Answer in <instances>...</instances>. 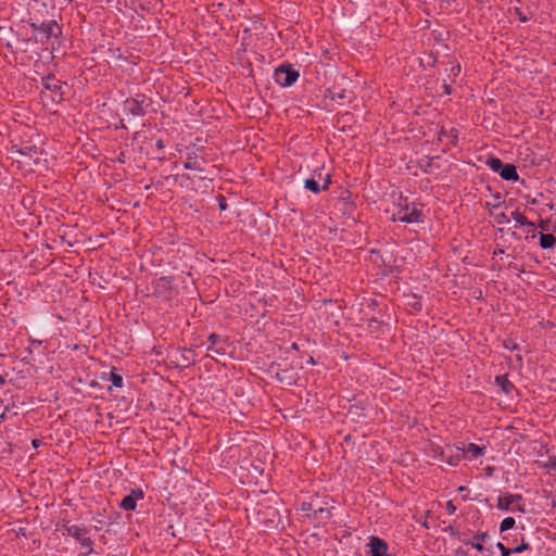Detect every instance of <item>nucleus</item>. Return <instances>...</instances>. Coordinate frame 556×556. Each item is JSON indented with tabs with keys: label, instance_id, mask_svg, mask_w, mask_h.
<instances>
[{
	"label": "nucleus",
	"instance_id": "obj_1",
	"mask_svg": "<svg viewBox=\"0 0 556 556\" xmlns=\"http://www.w3.org/2000/svg\"><path fill=\"white\" fill-rule=\"evenodd\" d=\"M62 534L73 538L85 552L79 556H88L94 553L93 540L90 538V530L84 525H71L68 520H62Z\"/></svg>",
	"mask_w": 556,
	"mask_h": 556
},
{
	"label": "nucleus",
	"instance_id": "obj_2",
	"mask_svg": "<svg viewBox=\"0 0 556 556\" xmlns=\"http://www.w3.org/2000/svg\"><path fill=\"white\" fill-rule=\"evenodd\" d=\"M424 212L421 205L415 202H409L407 198L400 197L396 204V211L392 214L393 222H401L406 224L422 223Z\"/></svg>",
	"mask_w": 556,
	"mask_h": 556
},
{
	"label": "nucleus",
	"instance_id": "obj_3",
	"mask_svg": "<svg viewBox=\"0 0 556 556\" xmlns=\"http://www.w3.org/2000/svg\"><path fill=\"white\" fill-rule=\"evenodd\" d=\"M152 104V100L144 94L137 93L134 98H128L124 102V112L127 115L144 116L147 109Z\"/></svg>",
	"mask_w": 556,
	"mask_h": 556
},
{
	"label": "nucleus",
	"instance_id": "obj_4",
	"mask_svg": "<svg viewBox=\"0 0 556 556\" xmlns=\"http://www.w3.org/2000/svg\"><path fill=\"white\" fill-rule=\"evenodd\" d=\"M300 74L289 63L279 65L274 73L275 81L282 87L292 86L299 78Z\"/></svg>",
	"mask_w": 556,
	"mask_h": 556
},
{
	"label": "nucleus",
	"instance_id": "obj_5",
	"mask_svg": "<svg viewBox=\"0 0 556 556\" xmlns=\"http://www.w3.org/2000/svg\"><path fill=\"white\" fill-rule=\"evenodd\" d=\"M29 26L41 35L39 39L41 42L50 38H58L62 34L61 26L54 20L43 21L40 24L33 22Z\"/></svg>",
	"mask_w": 556,
	"mask_h": 556
},
{
	"label": "nucleus",
	"instance_id": "obj_6",
	"mask_svg": "<svg viewBox=\"0 0 556 556\" xmlns=\"http://www.w3.org/2000/svg\"><path fill=\"white\" fill-rule=\"evenodd\" d=\"M42 86L46 90L51 91V100L54 103H60L64 99V92L62 91L63 86H66V83L55 78L54 75H48L42 77L41 79Z\"/></svg>",
	"mask_w": 556,
	"mask_h": 556
},
{
	"label": "nucleus",
	"instance_id": "obj_7",
	"mask_svg": "<svg viewBox=\"0 0 556 556\" xmlns=\"http://www.w3.org/2000/svg\"><path fill=\"white\" fill-rule=\"evenodd\" d=\"M210 345L207 346V356L216 359L215 355L210 354L211 350H215L216 355H225L226 350L228 348V339L226 337H222L217 333H211L208 336Z\"/></svg>",
	"mask_w": 556,
	"mask_h": 556
},
{
	"label": "nucleus",
	"instance_id": "obj_8",
	"mask_svg": "<svg viewBox=\"0 0 556 556\" xmlns=\"http://www.w3.org/2000/svg\"><path fill=\"white\" fill-rule=\"evenodd\" d=\"M205 159L198 153V150L187 151L184 168L190 170L204 172Z\"/></svg>",
	"mask_w": 556,
	"mask_h": 556
},
{
	"label": "nucleus",
	"instance_id": "obj_9",
	"mask_svg": "<svg viewBox=\"0 0 556 556\" xmlns=\"http://www.w3.org/2000/svg\"><path fill=\"white\" fill-rule=\"evenodd\" d=\"M369 556H389L388 554V543L378 536H370L369 538Z\"/></svg>",
	"mask_w": 556,
	"mask_h": 556
},
{
	"label": "nucleus",
	"instance_id": "obj_10",
	"mask_svg": "<svg viewBox=\"0 0 556 556\" xmlns=\"http://www.w3.org/2000/svg\"><path fill=\"white\" fill-rule=\"evenodd\" d=\"M143 496L144 493L141 489H132L131 492L121 501L119 508L124 510H135L137 501L142 500Z\"/></svg>",
	"mask_w": 556,
	"mask_h": 556
},
{
	"label": "nucleus",
	"instance_id": "obj_11",
	"mask_svg": "<svg viewBox=\"0 0 556 556\" xmlns=\"http://www.w3.org/2000/svg\"><path fill=\"white\" fill-rule=\"evenodd\" d=\"M463 458L464 452H462L459 447L453 448L452 446H446L441 451V459L451 466H457Z\"/></svg>",
	"mask_w": 556,
	"mask_h": 556
},
{
	"label": "nucleus",
	"instance_id": "obj_12",
	"mask_svg": "<svg viewBox=\"0 0 556 556\" xmlns=\"http://www.w3.org/2000/svg\"><path fill=\"white\" fill-rule=\"evenodd\" d=\"M451 530H453L452 527H450ZM454 535H457L458 539L465 544L472 546L478 552H484L485 547L481 544L485 540L490 539V534L488 532H478L473 535V541L467 540V539H460L459 533H455L452 531Z\"/></svg>",
	"mask_w": 556,
	"mask_h": 556
},
{
	"label": "nucleus",
	"instance_id": "obj_13",
	"mask_svg": "<svg viewBox=\"0 0 556 556\" xmlns=\"http://www.w3.org/2000/svg\"><path fill=\"white\" fill-rule=\"evenodd\" d=\"M275 377L279 382L287 383L288 386H292L295 382V375L291 368L277 370Z\"/></svg>",
	"mask_w": 556,
	"mask_h": 556
},
{
	"label": "nucleus",
	"instance_id": "obj_14",
	"mask_svg": "<svg viewBox=\"0 0 556 556\" xmlns=\"http://www.w3.org/2000/svg\"><path fill=\"white\" fill-rule=\"evenodd\" d=\"M495 384L501 388L505 394H510L515 389L514 384L508 379L507 375H500L495 377Z\"/></svg>",
	"mask_w": 556,
	"mask_h": 556
},
{
	"label": "nucleus",
	"instance_id": "obj_15",
	"mask_svg": "<svg viewBox=\"0 0 556 556\" xmlns=\"http://www.w3.org/2000/svg\"><path fill=\"white\" fill-rule=\"evenodd\" d=\"M464 452V456L470 454L472 458H478L484 454L485 447L479 446L476 443H469L467 446L460 448Z\"/></svg>",
	"mask_w": 556,
	"mask_h": 556
},
{
	"label": "nucleus",
	"instance_id": "obj_16",
	"mask_svg": "<svg viewBox=\"0 0 556 556\" xmlns=\"http://www.w3.org/2000/svg\"><path fill=\"white\" fill-rule=\"evenodd\" d=\"M501 178L508 181H517L519 176L516 166L514 164L507 163Z\"/></svg>",
	"mask_w": 556,
	"mask_h": 556
},
{
	"label": "nucleus",
	"instance_id": "obj_17",
	"mask_svg": "<svg viewBox=\"0 0 556 556\" xmlns=\"http://www.w3.org/2000/svg\"><path fill=\"white\" fill-rule=\"evenodd\" d=\"M485 164L500 176L503 175V170L505 169V165L502 160L495 156H491L486 160Z\"/></svg>",
	"mask_w": 556,
	"mask_h": 556
},
{
	"label": "nucleus",
	"instance_id": "obj_18",
	"mask_svg": "<svg viewBox=\"0 0 556 556\" xmlns=\"http://www.w3.org/2000/svg\"><path fill=\"white\" fill-rule=\"evenodd\" d=\"M485 164L500 176L503 175V170L505 169V165L502 160L495 156H491L486 160Z\"/></svg>",
	"mask_w": 556,
	"mask_h": 556
},
{
	"label": "nucleus",
	"instance_id": "obj_19",
	"mask_svg": "<svg viewBox=\"0 0 556 556\" xmlns=\"http://www.w3.org/2000/svg\"><path fill=\"white\" fill-rule=\"evenodd\" d=\"M485 164L500 176L503 175V170L505 169V165L502 160L495 156H491L486 160Z\"/></svg>",
	"mask_w": 556,
	"mask_h": 556
},
{
	"label": "nucleus",
	"instance_id": "obj_20",
	"mask_svg": "<svg viewBox=\"0 0 556 556\" xmlns=\"http://www.w3.org/2000/svg\"><path fill=\"white\" fill-rule=\"evenodd\" d=\"M556 243V237L552 233H540V247L543 250L552 249Z\"/></svg>",
	"mask_w": 556,
	"mask_h": 556
},
{
	"label": "nucleus",
	"instance_id": "obj_21",
	"mask_svg": "<svg viewBox=\"0 0 556 556\" xmlns=\"http://www.w3.org/2000/svg\"><path fill=\"white\" fill-rule=\"evenodd\" d=\"M511 217L518 223L520 226L535 229L536 225L533 222L528 220V218L519 213L517 210L511 213Z\"/></svg>",
	"mask_w": 556,
	"mask_h": 556
},
{
	"label": "nucleus",
	"instance_id": "obj_22",
	"mask_svg": "<svg viewBox=\"0 0 556 556\" xmlns=\"http://www.w3.org/2000/svg\"><path fill=\"white\" fill-rule=\"evenodd\" d=\"M350 93L346 92V90L342 89L338 92H336L334 90H328V96L331 100H334V101H339L340 103H342L344 100H348L349 102H351L352 100V97L350 96Z\"/></svg>",
	"mask_w": 556,
	"mask_h": 556
},
{
	"label": "nucleus",
	"instance_id": "obj_23",
	"mask_svg": "<svg viewBox=\"0 0 556 556\" xmlns=\"http://www.w3.org/2000/svg\"><path fill=\"white\" fill-rule=\"evenodd\" d=\"M496 507L501 510L515 511V507H513L508 494L498 496Z\"/></svg>",
	"mask_w": 556,
	"mask_h": 556
},
{
	"label": "nucleus",
	"instance_id": "obj_24",
	"mask_svg": "<svg viewBox=\"0 0 556 556\" xmlns=\"http://www.w3.org/2000/svg\"><path fill=\"white\" fill-rule=\"evenodd\" d=\"M536 464L540 468L556 470V456H547L546 460H538Z\"/></svg>",
	"mask_w": 556,
	"mask_h": 556
},
{
	"label": "nucleus",
	"instance_id": "obj_25",
	"mask_svg": "<svg viewBox=\"0 0 556 556\" xmlns=\"http://www.w3.org/2000/svg\"><path fill=\"white\" fill-rule=\"evenodd\" d=\"M304 187L313 193H318L320 191V185L313 178L305 179Z\"/></svg>",
	"mask_w": 556,
	"mask_h": 556
},
{
	"label": "nucleus",
	"instance_id": "obj_26",
	"mask_svg": "<svg viewBox=\"0 0 556 556\" xmlns=\"http://www.w3.org/2000/svg\"><path fill=\"white\" fill-rule=\"evenodd\" d=\"M516 521L513 517H506L502 520L500 525V532H505L514 528Z\"/></svg>",
	"mask_w": 556,
	"mask_h": 556
},
{
	"label": "nucleus",
	"instance_id": "obj_27",
	"mask_svg": "<svg viewBox=\"0 0 556 556\" xmlns=\"http://www.w3.org/2000/svg\"><path fill=\"white\" fill-rule=\"evenodd\" d=\"M194 355V352L192 349L185 350L182 353L184 364L182 367H189L190 365L194 364V361L191 358Z\"/></svg>",
	"mask_w": 556,
	"mask_h": 556
},
{
	"label": "nucleus",
	"instance_id": "obj_28",
	"mask_svg": "<svg viewBox=\"0 0 556 556\" xmlns=\"http://www.w3.org/2000/svg\"><path fill=\"white\" fill-rule=\"evenodd\" d=\"M18 153L21 155H25V156H33V154H37L38 153V149L36 146H26V147H23L18 150Z\"/></svg>",
	"mask_w": 556,
	"mask_h": 556
},
{
	"label": "nucleus",
	"instance_id": "obj_29",
	"mask_svg": "<svg viewBox=\"0 0 556 556\" xmlns=\"http://www.w3.org/2000/svg\"><path fill=\"white\" fill-rule=\"evenodd\" d=\"M450 68H446L450 72V76L454 78L460 74L462 66L458 62H450Z\"/></svg>",
	"mask_w": 556,
	"mask_h": 556
},
{
	"label": "nucleus",
	"instance_id": "obj_30",
	"mask_svg": "<svg viewBox=\"0 0 556 556\" xmlns=\"http://www.w3.org/2000/svg\"><path fill=\"white\" fill-rule=\"evenodd\" d=\"M110 380L112 382V384L116 388H122L123 387V377L114 371H111L110 374Z\"/></svg>",
	"mask_w": 556,
	"mask_h": 556
},
{
	"label": "nucleus",
	"instance_id": "obj_31",
	"mask_svg": "<svg viewBox=\"0 0 556 556\" xmlns=\"http://www.w3.org/2000/svg\"><path fill=\"white\" fill-rule=\"evenodd\" d=\"M530 548L529 543L526 541L525 538H521L520 544L513 548L514 553H522L525 551H528Z\"/></svg>",
	"mask_w": 556,
	"mask_h": 556
},
{
	"label": "nucleus",
	"instance_id": "obj_32",
	"mask_svg": "<svg viewBox=\"0 0 556 556\" xmlns=\"http://www.w3.org/2000/svg\"><path fill=\"white\" fill-rule=\"evenodd\" d=\"M496 547L500 549L502 556H510L514 554L513 548L505 546L502 542H497Z\"/></svg>",
	"mask_w": 556,
	"mask_h": 556
},
{
	"label": "nucleus",
	"instance_id": "obj_33",
	"mask_svg": "<svg viewBox=\"0 0 556 556\" xmlns=\"http://www.w3.org/2000/svg\"><path fill=\"white\" fill-rule=\"evenodd\" d=\"M216 200L220 211H226L228 208L227 200L223 194H217Z\"/></svg>",
	"mask_w": 556,
	"mask_h": 556
},
{
	"label": "nucleus",
	"instance_id": "obj_34",
	"mask_svg": "<svg viewBox=\"0 0 556 556\" xmlns=\"http://www.w3.org/2000/svg\"><path fill=\"white\" fill-rule=\"evenodd\" d=\"M317 515L324 516L325 518H330L331 511L329 508L319 507L314 509V517H317Z\"/></svg>",
	"mask_w": 556,
	"mask_h": 556
},
{
	"label": "nucleus",
	"instance_id": "obj_35",
	"mask_svg": "<svg viewBox=\"0 0 556 556\" xmlns=\"http://www.w3.org/2000/svg\"><path fill=\"white\" fill-rule=\"evenodd\" d=\"M433 162V157L425 156L424 160H421L420 167L424 169L425 173H428V168L431 167Z\"/></svg>",
	"mask_w": 556,
	"mask_h": 556
},
{
	"label": "nucleus",
	"instance_id": "obj_36",
	"mask_svg": "<svg viewBox=\"0 0 556 556\" xmlns=\"http://www.w3.org/2000/svg\"><path fill=\"white\" fill-rule=\"evenodd\" d=\"M503 346L506 349V350H509V351H515V350H519V345L518 343H516L514 340L511 339H508V340H505L503 342Z\"/></svg>",
	"mask_w": 556,
	"mask_h": 556
},
{
	"label": "nucleus",
	"instance_id": "obj_37",
	"mask_svg": "<svg viewBox=\"0 0 556 556\" xmlns=\"http://www.w3.org/2000/svg\"><path fill=\"white\" fill-rule=\"evenodd\" d=\"M515 14L522 23L528 22L530 20V17L527 14H525L519 8H515Z\"/></svg>",
	"mask_w": 556,
	"mask_h": 556
},
{
	"label": "nucleus",
	"instance_id": "obj_38",
	"mask_svg": "<svg viewBox=\"0 0 556 556\" xmlns=\"http://www.w3.org/2000/svg\"><path fill=\"white\" fill-rule=\"evenodd\" d=\"M495 222L497 224H506L509 223V217L505 213H500L495 216Z\"/></svg>",
	"mask_w": 556,
	"mask_h": 556
},
{
	"label": "nucleus",
	"instance_id": "obj_39",
	"mask_svg": "<svg viewBox=\"0 0 556 556\" xmlns=\"http://www.w3.org/2000/svg\"><path fill=\"white\" fill-rule=\"evenodd\" d=\"M508 498L511 503V505H517L519 502L522 501V495L521 494H508Z\"/></svg>",
	"mask_w": 556,
	"mask_h": 556
},
{
	"label": "nucleus",
	"instance_id": "obj_40",
	"mask_svg": "<svg viewBox=\"0 0 556 556\" xmlns=\"http://www.w3.org/2000/svg\"><path fill=\"white\" fill-rule=\"evenodd\" d=\"M445 511L448 515H453L456 511V506L454 505L453 501H447L445 505Z\"/></svg>",
	"mask_w": 556,
	"mask_h": 556
},
{
	"label": "nucleus",
	"instance_id": "obj_41",
	"mask_svg": "<svg viewBox=\"0 0 556 556\" xmlns=\"http://www.w3.org/2000/svg\"><path fill=\"white\" fill-rule=\"evenodd\" d=\"M527 232H528V236L526 237L527 240L534 239L536 237L535 229L527 228Z\"/></svg>",
	"mask_w": 556,
	"mask_h": 556
},
{
	"label": "nucleus",
	"instance_id": "obj_42",
	"mask_svg": "<svg viewBox=\"0 0 556 556\" xmlns=\"http://www.w3.org/2000/svg\"><path fill=\"white\" fill-rule=\"evenodd\" d=\"M301 509L303 511H311V510L314 511L312 503H302V508Z\"/></svg>",
	"mask_w": 556,
	"mask_h": 556
},
{
	"label": "nucleus",
	"instance_id": "obj_43",
	"mask_svg": "<svg viewBox=\"0 0 556 556\" xmlns=\"http://www.w3.org/2000/svg\"><path fill=\"white\" fill-rule=\"evenodd\" d=\"M443 89H444L445 94L452 93V86H451V84H447L446 81H444Z\"/></svg>",
	"mask_w": 556,
	"mask_h": 556
},
{
	"label": "nucleus",
	"instance_id": "obj_44",
	"mask_svg": "<svg viewBox=\"0 0 556 556\" xmlns=\"http://www.w3.org/2000/svg\"><path fill=\"white\" fill-rule=\"evenodd\" d=\"M330 184H331L330 176H327V178L325 179L324 185L320 187V189H324V190L328 189Z\"/></svg>",
	"mask_w": 556,
	"mask_h": 556
},
{
	"label": "nucleus",
	"instance_id": "obj_45",
	"mask_svg": "<svg viewBox=\"0 0 556 556\" xmlns=\"http://www.w3.org/2000/svg\"><path fill=\"white\" fill-rule=\"evenodd\" d=\"M513 507H515V511H519L522 514L526 513L525 505L517 504V505H513Z\"/></svg>",
	"mask_w": 556,
	"mask_h": 556
},
{
	"label": "nucleus",
	"instance_id": "obj_46",
	"mask_svg": "<svg viewBox=\"0 0 556 556\" xmlns=\"http://www.w3.org/2000/svg\"><path fill=\"white\" fill-rule=\"evenodd\" d=\"M116 160H117V162H119V163H125V162H126V154H125V152H123V151H122V152L118 154V156H117V159H116Z\"/></svg>",
	"mask_w": 556,
	"mask_h": 556
},
{
	"label": "nucleus",
	"instance_id": "obj_47",
	"mask_svg": "<svg viewBox=\"0 0 556 556\" xmlns=\"http://www.w3.org/2000/svg\"><path fill=\"white\" fill-rule=\"evenodd\" d=\"M539 227H540L542 230H547V220L540 219V222H539Z\"/></svg>",
	"mask_w": 556,
	"mask_h": 556
},
{
	"label": "nucleus",
	"instance_id": "obj_48",
	"mask_svg": "<svg viewBox=\"0 0 556 556\" xmlns=\"http://www.w3.org/2000/svg\"><path fill=\"white\" fill-rule=\"evenodd\" d=\"M452 143L455 146L457 143V131L452 130Z\"/></svg>",
	"mask_w": 556,
	"mask_h": 556
},
{
	"label": "nucleus",
	"instance_id": "obj_49",
	"mask_svg": "<svg viewBox=\"0 0 556 556\" xmlns=\"http://www.w3.org/2000/svg\"><path fill=\"white\" fill-rule=\"evenodd\" d=\"M155 146L159 150H163L165 147L162 139H157Z\"/></svg>",
	"mask_w": 556,
	"mask_h": 556
},
{
	"label": "nucleus",
	"instance_id": "obj_50",
	"mask_svg": "<svg viewBox=\"0 0 556 556\" xmlns=\"http://www.w3.org/2000/svg\"><path fill=\"white\" fill-rule=\"evenodd\" d=\"M31 444H33V446H34L35 448H38V447L40 446V444H41V441H40L39 439H34V440L31 441Z\"/></svg>",
	"mask_w": 556,
	"mask_h": 556
},
{
	"label": "nucleus",
	"instance_id": "obj_51",
	"mask_svg": "<svg viewBox=\"0 0 556 556\" xmlns=\"http://www.w3.org/2000/svg\"><path fill=\"white\" fill-rule=\"evenodd\" d=\"M372 324H380V323L378 321L377 318L374 317V318L369 319V326H371Z\"/></svg>",
	"mask_w": 556,
	"mask_h": 556
},
{
	"label": "nucleus",
	"instance_id": "obj_52",
	"mask_svg": "<svg viewBox=\"0 0 556 556\" xmlns=\"http://www.w3.org/2000/svg\"><path fill=\"white\" fill-rule=\"evenodd\" d=\"M467 490H468V489H467V486L462 485V486H459V488H458V490H457V491H458L459 493H462V492H465V491H467Z\"/></svg>",
	"mask_w": 556,
	"mask_h": 556
},
{
	"label": "nucleus",
	"instance_id": "obj_53",
	"mask_svg": "<svg viewBox=\"0 0 556 556\" xmlns=\"http://www.w3.org/2000/svg\"><path fill=\"white\" fill-rule=\"evenodd\" d=\"M5 382V379L3 377V375L0 374V386L4 384Z\"/></svg>",
	"mask_w": 556,
	"mask_h": 556
},
{
	"label": "nucleus",
	"instance_id": "obj_54",
	"mask_svg": "<svg viewBox=\"0 0 556 556\" xmlns=\"http://www.w3.org/2000/svg\"><path fill=\"white\" fill-rule=\"evenodd\" d=\"M7 410H8V408H5V410L0 415V421L5 419V412Z\"/></svg>",
	"mask_w": 556,
	"mask_h": 556
},
{
	"label": "nucleus",
	"instance_id": "obj_55",
	"mask_svg": "<svg viewBox=\"0 0 556 556\" xmlns=\"http://www.w3.org/2000/svg\"><path fill=\"white\" fill-rule=\"evenodd\" d=\"M413 306H414L415 308H418V309H420V308H421V304H420L419 302L415 303Z\"/></svg>",
	"mask_w": 556,
	"mask_h": 556
},
{
	"label": "nucleus",
	"instance_id": "obj_56",
	"mask_svg": "<svg viewBox=\"0 0 556 556\" xmlns=\"http://www.w3.org/2000/svg\"><path fill=\"white\" fill-rule=\"evenodd\" d=\"M504 253V250L500 249L498 251H494V254L497 255V254H503Z\"/></svg>",
	"mask_w": 556,
	"mask_h": 556
},
{
	"label": "nucleus",
	"instance_id": "obj_57",
	"mask_svg": "<svg viewBox=\"0 0 556 556\" xmlns=\"http://www.w3.org/2000/svg\"><path fill=\"white\" fill-rule=\"evenodd\" d=\"M291 348H292L293 350H298V349H299L298 343H295V342H294V343H292Z\"/></svg>",
	"mask_w": 556,
	"mask_h": 556
},
{
	"label": "nucleus",
	"instance_id": "obj_58",
	"mask_svg": "<svg viewBox=\"0 0 556 556\" xmlns=\"http://www.w3.org/2000/svg\"><path fill=\"white\" fill-rule=\"evenodd\" d=\"M182 178L190 179V175L189 174H184Z\"/></svg>",
	"mask_w": 556,
	"mask_h": 556
},
{
	"label": "nucleus",
	"instance_id": "obj_59",
	"mask_svg": "<svg viewBox=\"0 0 556 556\" xmlns=\"http://www.w3.org/2000/svg\"><path fill=\"white\" fill-rule=\"evenodd\" d=\"M308 363L309 364H315V359L313 357H309Z\"/></svg>",
	"mask_w": 556,
	"mask_h": 556
},
{
	"label": "nucleus",
	"instance_id": "obj_60",
	"mask_svg": "<svg viewBox=\"0 0 556 556\" xmlns=\"http://www.w3.org/2000/svg\"><path fill=\"white\" fill-rule=\"evenodd\" d=\"M513 237L519 239V237L516 235V232H513Z\"/></svg>",
	"mask_w": 556,
	"mask_h": 556
},
{
	"label": "nucleus",
	"instance_id": "obj_61",
	"mask_svg": "<svg viewBox=\"0 0 556 556\" xmlns=\"http://www.w3.org/2000/svg\"><path fill=\"white\" fill-rule=\"evenodd\" d=\"M353 408L358 409V406H357V405L352 406V407H351V410H352Z\"/></svg>",
	"mask_w": 556,
	"mask_h": 556
},
{
	"label": "nucleus",
	"instance_id": "obj_62",
	"mask_svg": "<svg viewBox=\"0 0 556 556\" xmlns=\"http://www.w3.org/2000/svg\"><path fill=\"white\" fill-rule=\"evenodd\" d=\"M517 359H518V361H521V355H519V354H518V355H517Z\"/></svg>",
	"mask_w": 556,
	"mask_h": 556
}]
</instances>
